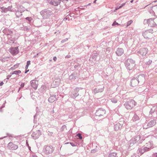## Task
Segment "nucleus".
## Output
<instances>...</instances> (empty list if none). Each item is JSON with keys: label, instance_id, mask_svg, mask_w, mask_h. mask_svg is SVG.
I'll return each mask as SVG.
<instances>
[{"label": "nucleus", "instance_id": "6", "mask_svg": "<svg viewBox=\"0 0 157 157\" xmlns=\"http://www.w3.org/2000/svg\"><path fill=\"white\" fill-rule=\"evenodd\" d=\"M148 52V49L147 48L141 49L139 52V53L142 56L145 55Z\"/></svg>", "mask_w": 157, "mask_h": 157}, {"label": "nucleus", "instance_id": "30", "mask_svg": "<svg viewBox=\"0 0 157 157\" xmlns=\"http://www.w3.org/2000/svg\"><path fill=\"white\" fill-rule=\"evenodd\" d=\"M101 110H99V111H98V112H98V113H99H99H100V112H101Z\"/></svg>", "mask_w": 157, "mask_h": 157}, {"label": "nucleus", "instance_id": "17", "mask_svg": "<svg viewBox=\"0 0 157 157\" xmlns=\"http://www.w3.org/2000/svg\"><path fill=\"white\" fill-rule=\"evenodd\" d=\"M119 24L116 21H115L113 23V24H112V25L113 26H114V25H119Z\"/></svg>", "mask_w": 157, "mask_h": 157}, {"label": "nucleus", "instance_id": "26", "mask_svg": "<svg viewBox=\"0 0 157 157\" xmlns=\"http://www.w3.org/2000/svg\"><path fill=\"white\" fill-rule=\"evenodd\" d=\"M33 157H37V156L36 155H33Z\"/></svg>", "mask_w": 157, "mask_h": 157}, {"label": "nucleus", "instance_id": "2", "mask_svg": "<svg viewBox=\"0 0 157 157\" xmlns=\"http://www.w3.org/2000/svg\"><path fill=\"white\" fill-rule=\"evenodd\" d=\"M136 103L134 100H131L129 103L125 104V107L128 109H131L135 105Z\"/></svg>", "mask_w": 157, "mask_h": 157}, {"label": "nucleus", "instance_id": "25", "mask_svg": "<svg viewBox=\"0 0 157 157\" xmlns=\"http://www.w3.org/2000/svg\"><path fill=\"white\" fill-rule=\"evenodd\" d=\"M4 83L3 82H1L0 83V86H2L3 84Z\"/></svg>", "mask_w": 157, "mask_h": 157}, {"label": "nucleus", "instance_id": "5", "mask_svg": "<svg viewBox=\"0 0 157 157\" xmlns=\"http://www.w3.org/2000/svg\"><path fill=\"white\" fill-rule=\"evenodd\" d=\"M139 81L136 78H133L131 82V86L132 87H135L138 85Z\"/></svg>", "mask_w": 157, "mask_h": 157}, {"label": "nucleus", "instance_id": "8", "mask_svg": "<svg viewBox=\"0 0 157 157\" xmlns=\"http://www.w3.org/2000/svg\"><path fill=\"white\" fill-rule=\"evenodd\" d=\"M31 85L35 89H36L37 87V82L35 80H32L31 81Z\"/></svg>", "mask_w": 157, "mask_h": 157}, {"label": "nucleus", "instance_id": "34", "mask_svg": "<svg viewBox=\"0 0 157 157\" xmlns=\"http://www.w3.org/2000/svg\"><path fill=\"white\" fill-rule=\"evenodd\" d=\"M9 78H7V79H9Z\"/></svg>", "mask_w": 157, "mask_h": 157}, {"label": "nucleus", "instance_id": "19", "mask_svg": "<svg viewBox=\"0 0 157 157\" xmlns=\"http://www.w3.org/2000/svg\"><path fill=\"white\" fill-rule=\"evenodd\" d=\"M26 19L29 21H31L32 20V18L30 17H27L26 18Z\"/></svg>", "mask_w": 157, "mask_h": 157}, {"label": "nucleus", "instance_id": "3", "mask_svg": "<svg viewBox=\"0 0 157 157\" xmlns=\"http://www.w3.org/2000/svg\"><path fill=\"white\" fill-rule=\"evenodd\" d=\"M9 52L13 55H16L19 52L18 47H12L9 49Z\"/></svg>", "mask_w": 157, "mask_h": 157}, {"label": "nucleus", "instance_id": "21", "mask_svg": "<svg viewBox=\"0 0 157 157\" xmlns=\"http://www.w3.org/2000/svg\"><path fill=\"white\" fill-rule=\"evenodd\" d=\"M19 64H16L13 66V67L15 68H17L19 67Z\"/></svg>", "mask_w": 157, "mask_h": 157}, {"label": "nucleus", "instance_id": "29", "mask_svg": "<svg viewBox=\"0 0 157 157\" xmlns=\"http://www.w3.org/2000/svg\"><path fill=\"white\" fill-rule=\"evenodd\" d=\"M112 155V154H110L109 155V157H111Z\"/></svg>", "mask_w": 157, "mask_h": 157}, {"label": "nucleus", "instance_id": "31", "mask_svg": "<svg viewBox=\"0 0 157 157\" xmlns=\"http://www.w3.org/2000/svg\"><path fill=\"white\" fill-rule=\"evenodd\" d=\"M28 67H27V65H26V69H27V68H28Z\"/></svg>", "mask_w": 157, "mask_h": 157}, {"label": "nucleus", "instance_id": "13", "mask_svg": "<svg viewBox=\"0 0 157 157\" xmlns=\"http://www.w3.org/2000/svg\"><path fill=\"white\" fill-rule=\"evenodd\" d=\"M21 71L19 70L15 71H13V74L18 75L20 74L21 73Z\"/></svg>", "mask_w": 157, "mask_h": 157}, {"label": "nucleus", "instance_id": "11", "mask_svg": "<svg viewBox=\"0 0 157 157\" xmlns=\"http://www.w3.org/2000/svg\"><path fill=\"white\" fill-rule=\"evenodd\" d=\"M155 122L153 121H151L149 122L148 125L150 127H152L155 124Z\"/></svg>", "mask_w": 157, "mask_h": 157}, {"label": "nucleus", "instance_id": "10", "mask_svg": "<svg viewBox=\"0 0 157 157\" xmlns=\"http://www.w3.org/2000/svg\"><path fill=\"white\" fill-rule=\"evenodd\" d=\"M116 54L118 56H121L124 53V50L122 48H118L116 52Z\"/></svg>", "mask_w": 157, "mask_h": 157}, {"label": "nucleus", "instance_id": "7", "mask_svg": "<svg viewBox=\"0 0 157 157\" xmlns=\"http://www.w3.org/2000/svg\"><path fill=\"white\" fill-rule=\"evenodd\" d=\"M45 149V152L47 154H50L53 151L52 148L50 146H47Z\"/></svg>", "mask_w": 157, "mask_h": 157}, {"label": "nucleus", "instance_id": "28", "mask_svg": "<svg viewBox=\"0 0 157 157\" xmlns=\"http://www.w3.org/2000/svg\"><path fill=\"white\" fill-rule=\"evenodd\" d=\"M133 1H134L133 0H131V1H130V2L131 3H132L133 2Z\"/></svg>", "mask_w": 157, "mask_h": 157}, {"label": "nucleus", "instance_id": "12", "mask_svg": "<svg viewBox=\"0 0 157 157\" xmlns=\"http://www.w3.org/2000/svg\"><path fill=\"white\" fill-rule=\"evenodd\" d=\"M55 97L53 96H52L49 98L48 100L49 102H52L55 100Z\"/></svg>", "mask_w": 157, "mask_h": 157}, {"label": "nucleus", "instance_id": "24", "mask_svg": "<svg viewBox=\"0 0 157 157\" xmlns=\"http://www.w3.org/2000/svg\"><path fill=\"white\" fill-rule=\"evenodd\" d=\"M57 58L55 56L53 57V59L54 61H56V60Z\"/></svg>", "mask_w": 157, "mask_h": 157}, {"label": "nucleus", "instance_id": "1", "mask_svg": "<svg viewBox=\"0 0 157 157\" xmlns=\"http://www.w3.org/2000/svg\"><path fill=\"white\" fill-rule=\"evenodd\" d=\"M125 65L129 70H132L135 67V62L132 59H128L126 61Z\"/></svg>", "mask_w": 157, "mask_h": 157}, {"label": "nucleus", "instance_id": "33", "mask_svg": "<svg viewBox=\"0 0 157 157\" xmlns=\"http://www.w3.org/2000/svg\"><path fill=\"white\" fill-rule=\"evenodd\" d=\"M17 12H19V11H17V12L16 13H17Z\"/></svg>", "mask_w": 157, "mask_h": 157}, {"label": "nucleus", "instance_id": "23", "mask_svg": "<svg viewBox=\"0 0 157 157\" xmlns=\"http://www.w3.org/2000/svg\"><path fill=\"white\" fill-rule=\"evenodd\" d=\"M144 149L145 150H146L147 151H149L150 150V149L149 148H147V147H145Z\"/></svg>", "mask_w": 157, "mask_h": 157}, {"label": "nucleus", "instance_id": "16", "mask_svg": "<svg viewBox=\"0 0 157 157\" xmlns=\"http://www.w3.org/2000/svg\"><path fill=\"white\" fill-rule=\"evenodd\" d=\"M77 136L79 137V138L80 139H82V137L81 136V134L80 133H78L77 135Z\"/></svg>", "mask_w": 157, "mask_h": 157}, {"label": "nucleus", "instance_id": "18", "mask_svg": "<svg viewBox=\"0 0 157 157\" xmlns=\"http://www.w3.org/2000/svg\"><path fill=\"white\" fill-rule=\"evenodd\" d=\"M124 5H125L124 3L122 4V5H121V6H119L118 8H116V10H118V9H119L121 8V7H122Z\"/></svg>", "mask_w": 157, "mask_h": 157}, {"label": "nucleus", "instance_id": "20", "mask_svg": "<svg viewBox=\"0 0 157 157\" xmlns=\"http://www.w3.org/2000/svg\"><path fill=\"white\" fill-rule=\"evenodd\" d=\"M24 86V83H22L21 84L20 86L21 87L19 88V90L18 91H19L21 87H23Z\"/></svg>", "mask_w": 157, "mask_h": 157}, {"label": "nucleus", "instance_id": "22", "mask_svg": "<svg viewBox=\"0 0 157 157\" xmlns=\"http://www.w3.org/2000/svg\"><path fill=\"white\" fill-rule=\"evenodd\" d=\"M30 64V61H28L27 63V66L28 67L29 65Z\"/></svg>", "mask_w": 157, "mask_h": 157}, {"label": "nucleus", "instance_id": "32", "mask_svg": "<svg viewBox=\"0 0 157 157\" xmlns=\"http://www.w3.org/2000/svg\"><path fill=\"white\" fill-rule=\"evenodd\" d=\"M28 71H29V70H28V71H26V72H25V73H27V72Z\"/></svg>", "mask_w": 157, "mask_h": 157}, {"label": "nucleus", "instance_id": "27", "mask_svg": "<svg viewBox=\"0 0 157 157\" xmlns=\"http://www.w3.org/2000/svg\"><path fill=\"white\" fill-rule=\"evenodd\" d=\"M26 144L27 146H29V144H28V142H27V141H26Z\"/></svg>", "mask_w": 157, "mask_h": 157}, {"label": "nucleus", "instance_id": "9", "mask_svg": "<svg viewBox=\"0 0 157 157\" xmlns=\"http://www.w3.org/2000/svg\"><path fill=\"white\" fill-rule=\"evenodd\" d=\"M60 2L58 0H51L50 3L52 5L57 6L60 3Z\"/></svg>", "mask_w": 157, "mask_h": 157}, {"label": "nucleus", "instance_id": "15", "mask_svg": "<svg viewBox=\"0 0 157 157\" xmlns=\"http://www.w3.org/2000/svg\"><path fill=\"white\" fill-rule=\"evenodd\" d=\"M112 101L114 103H116L117 102V100L116 99H112Z\"/></svg>", "mask_w": 157, "mask_h": 157}, {"label": "nucleus", "instance_id": "14", "mask_svg": "<svg viewBox=\"0 0 157 157\" xmlns=\"http://www.w3.org/2000/svg\"><path fill=\"white\" fill-rule=\"evenodd\" d=\"M132 22V20H130L128 21L127 23V26H128L130 25Z\"/></svg>", "mask_w": 157, "mask_h": 157}, {"label": "nucleus", "instance_id": "4", "mask_svg": "<svg viewBox=\"0 0 157 157\" xmlns=\"http://www.w3.org/2000/svg\"><path fill=\"white\" fill-rule=\"evenodd\" d=\"M8 147L12 150H16L18 148V146L17 145L14 144L11 142L9 143L8 144Z\"/></svg>", "mask_w": 157, "mask_h": 157}]
</instances>
